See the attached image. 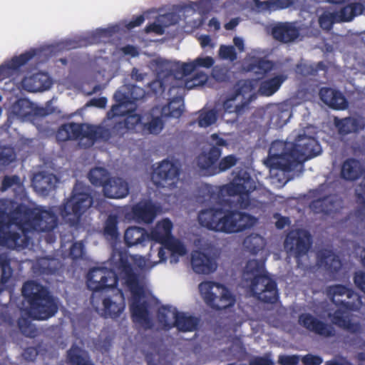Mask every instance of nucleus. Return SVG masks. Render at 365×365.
I'll list each match as a JSON object with an SVG mask.
<instances>
[{
	"mask_svg": "<svg viewBox=\"0 0 365 365\" xmlns=\"http://www.w3.org/2000/svg\"><path fill=\"white\" fill-rule=\"evenodd\" d=\"M317 264L330 274H336L341 269L339 257L329 249H322L317 253Z\"/></svg>",
	"mask_w": 365,
	"mask_h": 365,
	"instance_id": "obj_24",
	"label": "nucleus"
},
{
	"mask_svg": "<svg viewBox=\"0 0 365 365\" xmlns=\"http://www.w3.org/2000/svg\"><path fill=\"white\" fill-rule=\"evenodd\" d=\"M219 56L222 59L232 61L237 58V53L233 46L221 45L219 49Z\"/></svg>",
	"mask_w": 365,
	"mask_h": 365,
	"instance_id": "obj_58",
	"label": "nucleus"
},
{
	"mask_svg": "<svg viewBox=\"0 0 365 365\" xmlns=\"http://www.w3.org/2000/svg\"><path fill=\"white\" fill-rule=\"evenodd\" d=\"M121 303L113 302L110 297L103 299V313L106 317L115 319L118 317L125 308L123 294L120 292Z\"/></svg>",
	"mask_w": 365,
	"mask_h": 365,
	"instance_id": "obj_36",
	"label": "nucleus"
},
{
	"mask_svg": "<svg viewBox=\"0 0 365 365\" xmlns=\"http://www.w3.org/2000/svg\"><path fill=\"white\" fill-rule=\"evenodd\" d=\"M321 148L312 137L299 135L295 143L275 140L272 143L267 162L283 172H291L308 158L318 155Z\"/></svg>",
	"mask_w": 365,
	"mask_h": 365,
	"instance_id": "obj_2",
	"label": "nucleus"
},
{
	"mask_svg": "<svg viewBox=\"0 0 365 365\" xmlns=\"http://www.w3.org/2000/svg\"><path fill=\"white\" fill-rule=\"evenodd\" d=\"M217 120V113L215 110H210L202 113L198 118V125L200 127L207 128Z\"/></svg>",
	"mask_w": 365,
	"mask_h": 365,
	"instance_id": "obj_54",
	"label": "nucleus"
},
{
	"mask_svg": "<svg viewBox=\"0 0 365 365\" xmlns=\"http://www.w3.org/2000/svg\"><path fill=\"white\" fill-rule=\"evenodd\" d=\"M165 249L170 250L173 254L184 255L185 254V247L181 242L171 237L166 243L163 245Z\"/></svg>",
	"mask_w": 365,
	"mask_h": 365,
	"instance_id": "obj_55",
	"label": "nucleus"
},
{
	"mask_svg": "<svg viewBox=\"0 0 365 365\" xmlns=\"http://www.w3.org/2000/svg\"><path fill=\"white\" fill-rule=\"evenodd\" d=\"M334 125L341 135H347L351 133L358 132L359 130V122L357 119L348 117L342 119L336 118Z\"/></svg>",
	"mask_w": 365,
	"mask_h": 365,
	"instance_id": "obj_39",
	"label": "nucleus"
},
{
	"mask_svg": "<svg viewBox=\"0 0 365 365\" xmlns=\"http://www.w3.org/2000/svg\"><path fill=\"white\" fill-rule=\"evenodd\" d=\"M139 294L132 293L133 299L130 304V311L132 320L134 323L140 324L145 329H152L153 322L151 317L150 303L144 300L140 301V298L143 295V289L140 286Z\"/></svg>",
	"mask_w": 365,
	"mask_h": 365,
	"instance_id": "obj_14",
	"label": "nucleus"
},
{
	"mask_svg": "<svg viewBox=\"0 0 365 365\" xmlns=\"http://www.w3.org/2000/svg\"><path fill=\"white\" fill-rule=\"evenodd\" d=\"M160 207L150 200H143L133 205L131 207V215L137 222L151 224L155 220Z\"/></svg>",
	"mask_w": 365,
	"mask_h": 365,
	"instance_id": "obj_17",
	"label": "nucleus"
},
{
	"mask_svg": "<svg viewBox=\"0 0 365 365\" xmlns=\"http://www.w3.org/2000/svg\"><path fill=\"white\" fill-rule=\"evenodd\" d=\"M272 35L277 41L288 43L296 41L300 35V29L297 23L279 22L272 28Z\"/></svg>",
	"mask_w": 365,
	"mask_h": 365,
	"instance_id": "obj_18",
	"label": "nucleus"
},
{
	"mask_svg": "<svg viewBox=\"0 0 365 365\" xmlns=\"http://www.w3.org/2000/svg\"><path fill=\"white\" fill-rule=\"evenodd\" d=\"M84 255V244L83 242H74L69 252V256L73 259H78L81 258Z\"/></svg>",
	"mask_w": 365,
	"mask_h": 365,
	"instance_id": "obj_60",
	"label": "nucleus"
},
{
	"mask_svg": "<svg viewBox=\"0 0 365 365\" xmlns=\"http://www.w3.org/2000/svg\"><path fill=\"white\" fill-rule=\"evenodd\" d=\"M31 113V102L26 98L17 100L11 107V115L19 119L29 118Z\"/></svg>",
	"mask_w": 365,
	"mask_h": 365,
	"instance_id": "obj_38",
	"label": "nucleus"
},
{
	"mask_svg": "<svg viewBox=\"0 0 365 365\" xmlns=\"http://www.w3.org/2000/svg\"><path fill=\"white\" fill-rule=\"evenodd\" d=\"M11 215L12 222L19 225V230L25 236L29 230L38 232L51 231L58 224L57 216L53 211L30 208L22 203L18 205Z\"/></svg>",
	"mask_w": 365,
	"mask_h": 365,
	"instance_id": "obj_6",
	"label": "nucleus"
},
{
	"mask_svg": "<svg viewBox=\"0 0 365 365\" xmlns=\"http://www.w3.org/2000/svg\"><path fill=\"white\" fill-rule=\"evenodd\" d=\"M312 244L311 234L302 229L289 232L284 240V248L294 257L298 267H303L302 258L307 255Z\"/></svg>",
	"mask_w": 365,
	"mask_h": 365,
	"instance_id": "obj_10",
	"label": "nucleus"
},
{
	"mask_svg": "<svg viewBox=\"0 0 365 365\" xmlns=\"http://www.w3.org/2000/svg\"><path fill=\"white\" fill-rule=\"evenodd\" d=\"M196 69L198 68H210L212 67L215 63V61L211 56L198 57L194 61Z\"/></svg>",
	"mask_w": 365,
	"mask_h": 365,
	"instance_id": "obj_64",
	"label": "nucleus"
},
{
	"mask_svg": "<svg viewBox=\"0 0 365 365\" xmlns=\"http://www.w3.org/2000/svg\"><path fill=\"white\" fill-rule=\"evenodd\" d=\"M235 91L232 94L236 98L242 96L243 99L246 98V95L250 94L252 91L250 83L246 81H240L234 86Z\"/></svg>",
	"mask_w": 365,
	"mask_h": 365,
	"instance_id": "obj_56",
	"label": "nucleus"
},
{
	"mask_svg": "<svg viewBox=\"0 0 365 365\" xmlns=\"http://www.w3.org/2000/svg\"><path fill=\"white\" fill-rule=\"evenodd\" d=\"M200 319L194 316H187L184 312L177 311L174 312V320L173 328L182 332L193 331L197 329Z\"/></svg>",
	"mask_w": 365,
	"mask_h": 365,
	"instance_id": "obj_32",
	"label": "nucleus"
},
{
	"mask_svg": "<svg viewBox=\"0 0 365 365\" xmlns=\"http://www.w3.org/2000/svg\"><path fill=\"white\" fill-rule=\"evenodd\" d=\"M340 202L335 195H329L314 200L309 205L310 209L317 214L329 215L338 210Z\"/></svg>",
	"mask_w": 365,
	"mask_h": 365,
	"instance_id": "obj_27",
	"label": "nucleus"
},
{
	"mask_svg": "<svg viewBox=\"0 0 365 365\" xmlns=\"http://www.w3.org/2000/svg\"><path fill=\"white\" fill-rule=\"evenodd\" d=\"M364 171L360 161L351 158L343 163L340 175L341 178L346 181H355L361 177Z\"/></svg>",
	"mask_w": 365,
	"mask_h": 365,
	"instance_id": "obj_30",
	"label": "nucleus"
},
{
	"mask_svg": "<svg viewBox=\"0 0 365 365\" xmlns=\"http://www.w3.org/2000/svg\"><path fill=\"white\" fill-rule=\"evenodd\" d=\"M158 21L163 24L165 27L175 25L178 23L179 17L175 13H166L158 18Z\"/></svg>",
	"mask_w": 365,
	"mask_h": 365,
	"instance_id": "obj_62",
	"label": "nucleus"
},
{
	"mask_svg": "<svg viewBox=\"0 0 365 365\" xmlns=\"http://www.w3.org/2000/svg\"><path fill=\"white\" fill-rule=\"evenodd\" d=\"M116 103L113 105L110 110L108 112V118H113L115 116L122 115L123 113L120 110V108L129 102V97L121 91H116L113 96Z\"/></svg>",
	"mask_w": 365,
	"mask_h": 365,
	"instance_id": "obj_44",
	"label": "nucleus"
},
{
	"mask_svg": "<svg viewBox=\"0 0 365 365\" xmlns=\"http://www.w3.org/2000/svg\"><path fill=\"white\" fill-rule=\"evenodd\" d=\"M264 265L257 259L249 260L245 267L243 277L250 283L253 297L264 303L274 304L278 299L277 285L272 278L263 274Z\"/></svg>",
	"mask_w": 365,
	"mask_h": 365,
	"instance_id": "obj_5",
	"label": "nucleus"
},
{
	"mask_svg": "<svg viewBox=\"0 0 365 365\" xmlns=\"http://www.w3.org/2000/svg\"><path fill=\"white\" fill-rule=\"evenodd\" d=\"M113 275L114 273L105 267H93L87 274V287L93 292H99L108 288V278H111Z\"/></svg>",
	"mask_w": 365,
	"mask_h": 365,
	"instance_id": "obj_19",
	"label": "nucleus"
},
{
	"mask_svg": "<svg viewBox=\"0 0 365 365\" xmlns=\"http://www.w3.org/2000/svg\"><path fill=\"white\" fill-rule=\"evenodd\" d=\"M88 178L93 185L103 188L110 176L106 169L103 168H94L89 171Z\"/></svg>",
	"mask_w": 365,
	"mask_h": 365,
	"instance_id": "obj_41",
	"label": "nucleus"
},
{
	"mask_svg": "<svg viewBox=\"0 0 365 365\" xmlns=\"http://www.w3.org/2000/svg\"><path fill=\"white\" fill-rule=\"evenodd\" d=\"M19 205L12 200L0 199V247L18 250L25 248L28 245L27 236L23 235L21 232L11 230L13 225L19 228V225L12 222L11 215Z\"/></svg>",
	"mask_w": 365,
	"mask_h": 365,
	"instance_id": "obj_7",
	"label": "nucleus"
},
{
	"mask_svg": "<svg viewBox=\"0 0 365 365\" xmlns=\"http://www.w3.org/2000/svg\"><path fill=\"white\" fill-rule=\"evenodd\" d=\"M255 188V182L245 172L237 175L230 183L223 185L220 190L230 197L238 195L240 207L247 208L250 205V194Z\"/></svg>",
	"mask_w": 365,
	"mask_h": 365,
	"instance_id": "obj_11",
	"label": "nucleus"
},
{
	"mask_svg": "<svg viewBox=\"0 0 365 365\" xmlns=\"http://www.w3.org/2000/svg\"><path fill=\"white\" fill-rule=\"evenodd\" d=\"M95 347L102 354L108 352L111 344H112V339L110 336H106L103 338L101 335H100L94 342Z\"/></svg>",
	"mask_w": 365,
	"mask_h": 365,
	"instance_id": "obj_57",
	"label": "nucleus"
},
{
	"mask_svg": "<svg viewBox=\"0 0 365 365\" xmlns=\"http://www.w3.org/2000/svg\"><path fill=\"white\" fill-rule=\"evenodd\" d=\"M221 155V150L215 147H210L208 151H203L197 156V164L200 170L207 175H216L217 162Z\"/></svg>",
	"mask_w": 365,
	"mask_h": 365,
	"instance_id": "obj_21",
	"label": "nucleus"
},
{
	"mask_svg": "<svg viewBox=\"0 0 365 365\" xmlns=\"http://www.w3.org/2000/svg\"><path fill=\"white\" fill-rule=\"evenodd\" d=\"M273 66V63L271 61L259 58L252 65V70L255 73L264 76L272 70Z\"/></svg>",
	"mask_w": 365,
	"mask_h": 365,
	"instance_id": "obj_49",
	"label": "nucleus"
},
{
	"mask_svg": "<svg viewBox=\"0 0 365 365\" xmlns=\"http://www.w3.org/2000/svg\"><path fill=\"white\" fill-rule=\"evenodd\" d=\"M365 9L362 3H351L342 7L337 13L339 21H351L355 16L361 14Z\"/></svg>",
	"mask_w": 365,
	"mask_h": 365,
	"instance_id": "obj_35",
	"label": "nucleus"
},
{
	"mask_svg": "<svg viewBox=\"0 0 365 365\" xmlns=\"http://www.w3.org/2000/svg\"><path fill=\"white\" fill-rule=\"evenodd\" d=\"M299 324L307 330L319 336L331 337L335 335L332 324L323 322L310 313H302L299 316Z\"/></svg>",
	"mask_w": 365,
	"mask_h": 365,
	"instance_id": "obj_16",
	"label": "nucleus"
},
{
	"mask_svg": "<svg viewBox=\"0 0 365 365\" xmlns=\"http://www.w3.org/2000/svg\"><path fill=\"white\" fill-rule=\"evenodd\" d=\"M282 0H254L256 8L259 11L275 10L278 8H284L281 6Z\"/></svg>",
	"mask_w": 365,
	"mask_h": 365,
	"instance_id": "obj_53",
	"label": "nucleus"
},
{
	"mask_svg": "<svg viewBox=\"0 0 365 365\" xmlns=\"http://www.w3.org/2000/svg\"><path fill=\"white\" fill-rule=\"evenodd\" d=\"M212 76L217 82L222 83L230 81L228 70L223 67H214L212 71Z\"/></svg>",
	"mask_w": 365,
	"mask_h": 365,
	"instance_id": "obj_59",
	"label": "nucleus"
},
{
	"mask_svg": "<svg viewBox=\"0 0 365 365\" xmlns=\"http://www.w3.org/2000/svg\"><path fill=\"white\" fill-rule=\"evenodd\" d=\"M112 32L113 31L111 30L108 29H97L94 34L91 36H88L87 38L80 41L68 40L66 41L65 44L69 49L76 48L82 46H87L88 44L98 43L102 37L110 36Z\"/></svg>",
	"mask_w": 365,
	"mask_h": 365,
	"instance_id": "obj_34",
	"label": "nucleus"
},
{
	"mask_svg": "<svg viewBox=\"0 0 365 365\" xmlns=\"http://www.w3.org/2000/svg\"><path fill=\"white\" fill-rule=\"evenodd\" d=\"M355 197L358 205H365V178L356 187Z\"/></svg>",
	"mask_w": 365,
	"mask_h": 365,
	"instance_id": "obj_63",
	"label": "nucleus"
},
{
	"mask_svg": "<svg viewBox=\"0 0 365 365\" xmlns=\"http://www.w3.org/2000/svg\"><path fill=\"white\" fill-rule=\"evenodd\" d=\"M20 178L18 175L9 176L6 175L4 177L1 182V191H6L14 185H20Z\"/></svg>",
	"mask_w": 365,
	"mask_h": 365,
	"instance_id": "obj_61",
	"label": "nucleus"
},
{
	"mask_svg": "<svg viewBox=\"0 0 365 365\" xmlns=\"http://www.w3.org/2000/svg\"><path fill=\"white\" fill-rule=\"evenodd\" d=\"M191 265L195 273L204 274L214 272L217 267V262L212 257L200 250H194L192 252Z\"/></svg>",
	"mask_w": 365,
	"mask_h": 365,
	"instance_id": "obj_20",
	"label": "nucleus"
},
{
	"mask_svg": "<svg viewBox=\"0 0 365 365\" xmlns=\"http://www.w3.org/2000/svg\"><path fill=\"white\" fill-rule=\"evenodd\" d=\"M118 217L117 215L110 214L108 216L103 228V234L107 238L115 240L119 237Z\"/></svg>",
	"mask_w": 365,
	"mask_h": 365,
	"instance_id": "obj_43",
	"label": "nucleus"
},
{
	"mask_svg": "<svg viewBox=\"0 0 365 365\" xmlns=\"http://www.w3.org/2000/svg\"><path fill=\"white\" fill-rule=\"evenodd\" d=\"M104 195L108 198H123L129 193L128 182L120 178H110L103 188Z\"/></svg>",
	"mask_w": 365,
	"mask_h": 365,
	"instance_id": "obj_26",
	"label": "nucleus"
},
{
	"mask_svg": "<svg viewBox=\"0 0 365 365\" xmlns=\"http://www.w3.org/2000/svg\"><path fill=\"white\" fill-rule=\"evenodd\" d=\"M21 292L29 304V315L33 319L46 320L57 313L56 298L47 287L34 280L27 281L23 284Z\"/></svg>",
	"mask_w": 365,
	"mask_h": 365,
	"instance_id": "obj_4",
	"label": "nucleus"
},
{
	"mask_svg": "<svg viewBox=\"0 0 365 365\" xmlns=\"http://www.w3.org/2000/svg\"><path fill=\"white\" fill-rule=\"evenodd\" d=\"M150 120L143 123L142 131L148 134H158L163 128V122L160 117L150 116Z\"/></svg>",
	"mask_w": 365,
	"mask_h": 365,
	"instance_id": "obj_46",
	"label": "nucleus"
},
{
	"mask_svg": "<svg viewBox=\"0 0 365 365\" xmlns=\"http://www.w3.org/2000/svg\"><path fill=\"white\" fill-rule=\"evenodd\" d=\"M16 159V153L13 148L0 146V169L4 168Z\"/></svg>",
	"mask_w": 365,
	"mask_h": 365,
	"instance_id": "obj_47",
	"label": "nucleus"
},
{
	"mask_svg": "<svg viewBox=\"0 0 365 365\" xmlns=\"http://www.w3.org/2000/svg\"><path fill=\"white\" fill-rule=\"evenodd\" d=\"M177 310L176 308L168 305H163L158 308V321L164 330L169 331L173 328V321L172 322L171 319H174V312Z\"/></svg>",
	"mask_w": 365,
	"mask_h": 365,
	"instance_id": "obj_37",
	"label": "nucleus"
},
{
	"mask_svg": "<svg viewBox=\"0 0 365 365\" xmlns=\"http://www.w3.org/2000/svg\"><path fill=\"white\" fill-rule=\"evenodd\" d=\"M169 115L180 118L183 113V103L181 97L173 98L168 103Z\"/></svg>",
	"mask_w": 365,
	"mask_h": 365,
	"instance_id": "obj_51",
	"label": "nucleus"
},
{
	"mask_svg": "<svg viewBox=\"0 0 365 365\" xmlns=\"http://www.w3.org/2000/svg\"><path fill=\"white\" fill-rule=\"evenodd\" d=\"M337 21H339V20L336 12L325 11L319 17V26L327 31L331 29L333 24Z\"/></svg>",
	"mask_w": 365,
	"mask_h": 365,
	"instance_id": "obj_48",
	"label": "nucleus"
},
{
	"mask_svg": "<svg viewBox=\"0 0 365 365\" xmlns=\"http://www.w3.org/2000/svg\"><path fill=\"white\" fill-rule=\"evenodd\" d=\"M319 97L323 103L334 110H344L348 102L343 93L336 89L323 87L319 90Z\"/></svg>",
	"mask_w": 365,
	"mask_h": 365,
	"instance_id": "obj_23",
	"label": "nucleus"
},
{
	"mask_svg": "<svg viewBox=\"0 0 365 365\" xmlns=\"http://www.w3.org/2000/svg\"><path fill=\"white\" fill-rule=\"evenodd\" d=\"M83 350L76 344L67 351V359L71 365H94L89 359L83 355Z\"/></svg>",
	"mask_w": 365,
	"mask_h": 365,
	"instance_id": "obj_42",
	"label": "nucleus"
},
{
	"mask_svg": "<svg viewBox=\"0 0 365 365\" xmlns=\"http://www.w3.org/2000/svg\"><path fill=\"white\" fill-rule=\"evenodd\" d=\"M56 175L51 173L40 172L32 178V186L38 193L46 195L55 187Z\"/></svg>",
	"mask_w": 365,
	"mask_h": 365,
	"instance_id": "obj_31",
	"label": "nucleus"
},
{
	"mask_svg": "<svg viewBox=\"0 0 365 365\" xmlns=\"http://www.w3.org/2000/svg\"><path fill=\"white\" fill-rule=\"evenodd\" d=\"M327 294L331 302L336 307L346 310H357L360 302L359 296L351 288L343 284H334L329 286Z\"/></svg>",
	"mask_w": 365,
	"mask_h": 365,
	"instance_id": "obj_13",
	"label": "nucleus"
},
{
	"mask_svg": "<svg viewBox=\"0 0 365 365\" xmlns=\"http://www.w3.org/2000/svg\"><path fill=\"white\" fill-rule=\"evenodd\" d=\"M333 313H329L328 317L330 319L332 324L336 325L339 328H343L346 324H349V316L348 312L351 310H346L340 307Z\"/></svg>",
	"mask_w": 365,
	"mask_h": 365,
	"instance_id": "obj_45",
	"label": "nucleus"
},
{
	"mask_svg": "<svg viewBox=\"0 0 365 365\" xmlns=\"http://www.w3.org/2000/svg\"><path fill=\"white\" fill-rule=\"evenodd\" d=\"M142 118L140 115L130 111L123 120L115 123L111 129L73 122L64 123L58 128L56 138L58 142L86 138L88 142L85 147L89 148L98 140L108 141L112 135L121 137L128 132H137L138 127L142 129Z\"/></svg>",
	"mask_w": 365,
	"mask_h": 365,
	"instance_id": "obj_1",
	"label": "nucleus"
},
{
	"mask_svg": "<svg viewBox=\"0 0 365 365\" xmlns=\"http://www.w3.org/2000/svg\"><path fill=\"white\" fill-rule=\"evenodd\" d=\"M35 55V50H30L18 56L13 57L4 64H1L0 66V81L12 76L14 71L26 64Z\"/></svg>",
	"mask_w": 365,
	"mask_h": 365,
	"instance_id": "obj_22",
	"label": "nucleus"
},
{
	"mask_svg": "<svg viewBox=\"0 0 365 365\" xmlns=\"http://www.w3.org/2000/svg\"><path fill=\"white\" fill-rule=\"evenodd\" d=\"M93 204V197L90 193L77 192L74 187L71 197L60 207V214L70 226H76L80 223L83 215Z\"/></svg>",
	"mask_w": 365,
	"mask_h": 365,
	"instance_id": "obj_8",
	"label": "nucleus"
},
{
	"mask_svg": "<svg viewBox=\"0 0 365 365\" xmlns=\"http://www.w3.org/2000/svg\"><path fill=\"white\" fill-rule=\"evenodd\" d=\"M173 227V222L168 218L158 221L150 232V240L163 245L173 237L172 235Z\"/></svg>",
	"mask_w": 365,
	"mask_h": 365,
	"instance_id": "obj_29",
	"label": "nucleus"
},
{
	"mask_svg": "<svg viewBox=\"0 0 365 365\" xmlns=\"http://www.w3.org/2000/svg\"><path fill=\"white\" fill-rule=\"evenodd\" d=\"M18 326L22 334L27 337L34 338L37 334L36 328L27 319H19L18 320Z\"/></svg>",
	"mask_w": 365,
	"mask_h": 365,
	"instance_id": "obj_50",
	"label": "nucleus"
},
{
	"mask_svg": "<svg viewBox=\"0 0 365 365\" xmlns=\"http://www.w3.org/2000/svg\"><path fill=\"white\" fill-rule=\"evenodd\" d=\"M113 265L124 279L131 293L139 294L140 285L139 284L138 275L134 272L128 254L119 252L118 258L114 261Z\"/></svg>",
	"mask_w": 365,
	"mask_h": 365,
	"instance_id": "obj_15",
	"label": "nucleus"
},
{
	"mask_svg": "<svg viewBox=\"0 0 365 365\" xmlns=\"http://www.w3.org/2000/svg\"><path fill=\"white\" fill-rule=\"evenodd\" d=\"M180 174V168L173 161L163 160L154 170L151 178L158 187H176Z\"/></svg>",
	"mask_w": 365,
	"mask_h": 365,
	"instance_id": "obj_12",
	"label": "nucleus"
},
{
	"mask_svg": "<svg viewBox=\"0 0 365 365\" xmlns=\"http://www.w3.org/2000/svg\"><path fill=\"white\" fill-rule=\"evenodd\" d=\"M199 224L209 230L226 234L238 233L252 227L255 218L238 210L210 207L200 211Z\"/></svg>",
	"mask_w": 365,
	"mask_h": 365,
	"instance_id": "obj_3",
	"label": "nucleus"
},
{
	"mask_svg": "<svg viewBox=\"0 0 365 365\" xmlns=\"http://www.w3.org/2000/svg\"><path fill=\"white\" fill-rule=\"evenodd\" d=\"M237 158L233 154L228 155L222 158L221 160H219L217 166L216 174L225 172L234 167L237 164Z\"/></svg>",
	"mask_w": 365,
	"mask_h": 365,
	"instance_id": "obj_52",
	"label": "nucleus"
},
{
	"mask_svg": "<svg viewBox=\"0 0 365 365\" xmlns=\"http://www.w3.org/2000/svg\"><path fill=\"white\" fill-rule=\"evenodd\" d=\"M237 98L230 95L223 103V108L227 113H235L237 115H242L245 110L248 108L250 105V100L242 101L240 103L235 104Z\"/></svg>",
	"mask_w": 365,
	"mask_h": 365,
	"instance_id": "obj_40",
	"label": "nucleus"
},
{
	"mask_svg": "<svg viewBox=\"0 0 365 365\" xmlns=\"http://www.w3.org/2000/svg\"><path fill=\"white\" fill-rule=\"evenodd\" d=\"M21 84L26 91L37 92L50 88L52 82L48 74L38 72L24 77L21 81Z\"/></svg>",
	"mask_w": 365,
	"mask_h": 365,
	"instance_id": "obj_25",
	"label": "nucleus"
},
{
	"mask_svg": "<svg viewBox=\"0 0 365 365\" xmlns=\"http://www.w3.org/2000/svg\"><path fill=\"white\" fill-rule=\"evenodd\" d=\"M150 240V233L143 227L131 226L124 233V242L128 247L138 245L145 247Z\"/></svg>",
	"mask_w": 365,
	"mask_h": 365,
	"instance_id": "obj_28",
	"label": "nucleus"
},
{
	"mask_svg": "<svg viewBox=\"0 0 365 365\" xmlns=\"http://www.w3.org/2000/svg\"><path fill=\"white\" fill-rule=\"evenodd\" d=\"M199 291L205 303L217 311L234 306L236 301L229 289L218 282H202L199 284Z\"/></svg>",
	"mask_w": 365,
	"mask_h": 365,
	"instance_id": "obj_9",
	"label": "nucleus"
},
{
	"mask_svg": "<svg viewBox=\"0 0 365 365\" xmlns=\"http://www.w3.org/2000/svg\"><path fill=\"white\" fill-rule=\"evenodd\" d=\"M287 78V74L279 73L262 81L259 87V93L264 96H272Z\"/></svg>",
	"mask_w": 365,
	"mask_h": 365,
	"instance_id": "obj_33",
	"label": "nucleus"
}]
</instances>
